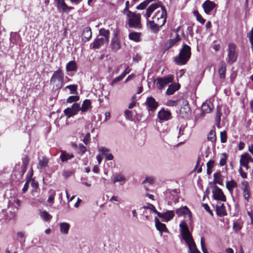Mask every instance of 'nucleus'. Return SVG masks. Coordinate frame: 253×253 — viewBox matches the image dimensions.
Wrapping results in <instances>:
<instances>
[{"mask_svg": "<svg viewBox=\"0 0 253 253\" xmlns=\"http://www.w3.org/2000/svg\"><path fill=\"white\" fill-rule=\"evenodd\" d=\"M156 11L152 17V20L157 22L160 25L163 26L167 19V11L165 7L162 5L161 2L151 4L147 8L144 17L148 19L152 13Z\"/></svg>", "mask_w": 253, "mask_h": 253, "instance_id": "f257e3e1", "label": "nucleus"}, {"mask_svg": "<svg viewBox=\"0 0 253 253\" xmlns=\"http://www.w3.org/2000/svg\"><path fill=\"white\" fill-rule=\"evenodd\" d=\"M180 235L185 241L189 248V253H197L199 251L197 249L195 243L190 232L187 224L185 220H182L179 224Z\"/></svg>", "mask_w": 253, "mask_h": 253, "instance_id": "f03ea898", "label": "nucleus"}, {"mask_svg": "<svg viewBox=\"0 0 253 253\" xmlns=\"http://www.w3.org/2000/svg\"><path fill=\"white\" fill-rule=\"evenodd\" d=\"M191 55V47L184 43L178 56L175 58V62L178 65H184L189 60Z\"/></svg>", "mask_w": 253, "mask_h": 253, "instance_id": "7ed1b4c3", "label": "nucleus"}, {"mask_svg": "<svg viewBox=\"0 0 253 253\" xmlns=\"http://www.w3.org/2000/svg\"><path fill=\"white\" fill-rule=\"evenodd\" d=\"M64 76V73L61 69H58L54 72L50 80V84L52 86V89L56 90L62 87Z\"/></svg>", "mask_w": 253, "mask_h": 253, "instance_id": "20e7f679", "label": "nucleus"}, {"mask_svg": "<svg viewBox=\"0 0 253 253\" xmlns=\"http://www.w3.org/2000/svg\"><path fill=\"white\" fill-rule=\"evenodd\" d=\"M126 23L128 25L129 28L135 29H139L141 27L140 14L135 13L133 12H127V14H126Z\"/></svg>", "mask_w": 253, "mask_h": 253, "instance_id": "39448f33", "label": "nucleus"}, {"mask_svg": "<svg viewBox=\"0 0 253 253\" xmlns=\"http://www.w3.org/2000/svg\"><path fill=\"white\" fill-rule=\"evenodd\" d=\"M111 47L114 52H117L121 48V43L120 36L118 32L114 33V36L111 41Z\"/></svg>", "mask_w": 253, "mask_h": 253, "instance_id": "423d86ee", "label": "nucleus"}, {"mask_svg": "<svg viewBox=\"0 0 253 253\" xmlns=\"http://www.w3.org/2000/svg\"><path fill=\"white\" fill-rule=\"evenodd\" d=\"M237 55L236 52V45L234 43H229L228 49L227 61L230 63L235 62L237 59Z\"/></svg>", "mask_w": 253, "mask_h": 253, "instance_id": "0eeeda50", "label": "nucleus"}, {"mask_svg": "<svg viewBox=\"0 0 253 253\" xmlns=\"http://www.w3.org/2000/svg\"><path fill=\"white\" fill-rule=\"evenodd\" d=\"M16 211L12 207H11V203H10L8 205V208L2 210L1 213L5 220H9L14 218Z\"/></svg>", "mask_w": 253, "mask_h": 253, "instance_id": "6e6552de", "label": "nucleus"}, {"mask_svg": "<svg viewBox=\"0 0 253 253\" xmlns=\"http://www.w3.org/2000/svg\"><path fill=\"white\" fill-rule=\"evenodd\" d=\"M175 212L178 216H183L185 218L188 219L189 223L191 222L192 215L187 206L182 207L176 209Z\"/></svg>", "mask_w": 253, "mask_h": 253, "instance_id": "1a4fd4ad", "label": "nucleus"}, {"mask_svg": "<svg viewBox=\"0 0 253 253\" xmlns=\"http://www.w3.org/2000/svg\"><path fill=\"white\" fill-rule=\"evenodd\" d=\"M157 81L156 85L159 89H161L172 82L173 77L171 75H168L164 78H159Z\"/></svg>", "mask_w": 253, "mask_h": 253, "instance_id": "9d476101", "label": "nucleus"}, {"mask_svg": "<svg viewBox=\"0 0 253 253\" xmlns=\"http://www.w3.org/2000/svg\"><path fill=\"white\" fill-rule=\"evenodd\" d=\"M80 110V105L78 103H74L72 107H68L65 109L64 113L68 118H70L76 115Z\"/></svg>", "mask_w": 253, "mask_h": 253, "instance_id": "9b49d317", "label": "nucleus"}, {"mask_svg": "<svg viewBox=\"0 0 253 253\" xmlns=\"http://www.w3.org/2000/svg\"><path fill=\"white\" fill-rule=\"evenodd\" d=\"M253 162V159L248 153H245L241 156L240 160V166L244 167L247 170L249 169V163Z\"/></svg>", "mask_w": 253, "mask_h": 253, "instance_id": "f8f14e48", "label": "nucleus"}, {"mask_svg": "<svg viewBox=\"0 0 253 253\" xmlns=\"http://www.w3.org/2000/svg\"><path fill=\"white\" fill-rule=\"evenodd\" d=\"M213 197L214 199L221 201H225L226 197L221 189L217 186H215L212 190Z\"/></svg>", "mask_w": 253, "mask_h": 253, "instance_id": "ddd939ff", "label": "nucleus"}, {"mask_svg": "<svg viewBox=\"0 0 253 253\" xmlns=\"http://www.w3.org/2000/svg\"><path fill=\"white\" fill-rule=\"evenodd\" d=\"M145 104L149 111H154L158 106V103L152 96L147 98Z\"/></svg>", "mask_w": 253, "mask_h": 253, "instance_id": "4468645a", "label": "nucleus"}, {"mask_svg": "<svg viewBox=\"0 0 253 253\" xmlns=\"http://www.w3.org/2000/svg\"><path fill=\"white\" fill-rule=\"evenodd\" d=\"M158 216L162 218L164 221L168 222L171 220L174 215V211H167L165 212H158Z\"/></svg>", "mask_w": 253, "mask_h": 253, "instance_id": "2eb2a0df", "label": "nucleus"}, {"mask_svg": "<svg viewBox=\"0 0 253 253\" xmlns=\"http://www.w3.org/2000/svg\"><path fill=\"white\" fill-rule=\"evenodd\" d=\"M57 3V8L59 10H62L63 12H68L69 10L73 9V7L69 6L65 2V0H56Z\"/></svg>", "mask_w": 253, "mask_h": 253, "instance_id": "dca6fc26", "label": "nucleus"}, {"mask_svg": "<svg viewBox=\"0 0 253 253\" xmlns=\"http://www.w3.org/2000/svg\"><path fill=\"white\" fill-rule=\"evenodd\" d=\"M204 11L206 14H209L213 10L215 6L214 2L210 0H207L202 5Z\"/></svg>", "mask_w": 253, "mask_h": 253, "instance_id": "f3484780", "label": "nucleus"}, {"mask_svg": "<svg viewBox=\"0 0 253 253\" xmlns=\"http://www.w3.org/2000/svg\"><path fill=\"white\" fill-rule=\"evenodd\" d=\"M108 42L106 41V39H102L98 36V37L94 40V42L90 44V47L93 49H98L105 43Z\"/></svg>", "mask_w": 253, "mask_h": 253, "instance_id": "a211bd4d", "label": "nucleus"}, {"mask_svg": "<svg viewBox=\"0 0 253 253\" xmlns=\"http://www.w3.org/2000/svg\"><path fill=\"white\" fill-rule=\"evenodd\" d=\"M171 113L169 111L164 109L161 110L158 113L159 119L163 121H166L170 119Z\"/></svg>", "mask_w": 253, "mask_h": 253, "instance_id": "6ab92c4d", "label": "nucleus"}, {"mask_svg": "<svg viewBox=\"0 0 253 253\" xmlns=\"http://www.w3.org/2000/svg\"><path fill=\"white\" fill-rule=\"evenodd\" d=\"M60 159L62 162H66L74 157V155L72 153H68L66 151L60 150Z\"/></svg>", "mask_w": 253, "mask_h": 253, "instance_id": "aec40b11", "label": "nucleus"}, {"mask_svg": "<svg viewBox=\"0 0 253 253\" xmlns=\"http://www.w3.org/2000/svg\"><path fill=\"white\" fill-rule=\"evenodd\" d=\"M147 25L150 30L154 33H158L160 30V28L162 27V25H159V23L154 22L153 20H148Z\"/></svg>", "mask_w": 253, "mask_h": 253, "instance_id": "412c9836", "label": "nucleus"}, {"mask_svg": "<svg viewBox=\"0 0 253 253\" xmlns=\"http://www.w3.org/2000/svg\"><path fill=\"white\" fill-rule=\"evenodd\" d=\"M155 226L157 229L162 234L168 232V230L164 223H161L157 217L155 218Z\"/></svg>", "mask_w": 253, "mask_h": 253, "instance_id": "4be33fe9", "label": "nucleus"}, {"mask_svg": "<svg viewBox=\"0 0 253 253\" xmlns=\"http://www.w3.org/2000/svg\"><path fill=\"white\" fill-rule=\"evenodd\" d=\"M92 33L90 27H85L82 33V40L84 42L88 41L91 38Z\"/></svg>", "mask_w": 253, "mask_h": 253, "instance_id": "5701e85b", "label": "nucleus"}, {"mask_svg": "<svg viewBox=\"0 0 253 253\" xmlns=\"http://www.w3.org/2000/svg\"><path fill=\"white\" fill-rule=\"evenodd\" d=\"M216 210L217 215L223 216L226 214V211L224 204L219 203L216 205Z\"/></svg>", "mask_w": 253, "mask_h": 253, "instance_id": "b1692460", "label": "nucleus"}, {"mask_svg": "<svg viewBox=\"0 0 253 253\" xmlns=\"http://www.w3.org/2000/svg\"><path fill=\"white\" fill-rule=\"evenodd\" d=\"M180 88L179 84H172L169 86L168 88L166 91V93L168 95L173 94L176 90H178Z\"/></svg>", "mask_w": 253, "mask_h": 253, "instance_id": "393cba45", "label": "nucleus"}, {"mask_svg": "<svg viewBox=\"0 0 253 253\" xmlns=\"http://www.w3.org/2000/svg\"><path fill=\"white\" fill-rule=\"evenodd\" d=\"M60 232L65 235L68 234L70 227V225L67 222H61L59 224Z\"/></svg>", "mask_w": 253, "mask_h": 253, "instance_id": "a878e982", "label": "nucleus"}, {"mask_svg": "<svg viewBox=\"0 0 253 253\" xmlns=\"http://www.w3.org/2000/svg\"><path fill=\"white\" fill-rule=\"evenodd\" d=\"M39 215L41 218L44 221H48L52 217V215L45 211L40 210L39 211Z\"/></svg>", "mask_w": 253, "mask_h": 253, "instance_id": "bb28decb", "label": "nucleus"}, {"mask_svg": "<svg viewBox=\"0 0 253 253\" xmlns=\"http://www.w3.org/2000/svg\"><path fill=\"white\" fill-rule=\"evenodd\" d=\"M67 72L76 71L77 70V65L75 61L69 62L66 66Z\"/></svg>", "mask_w": 253, "mask_h": 253, "instance_id": "cd10ccee", "label": "nucleus"}, {"mask_svg": "<svg viewBox=\"0 0 253 253\" xmlns=\"http://www.w3.org/2000/svg\"><path fill=\"white\" fill-rule=\"evenodd\" d=\"M225 72H226V65L223 62H222L219 64L218 69V73L221 79H224L225 78Z\"/></svg>", "mask_w": 253, "mask_h": 253, "instance_id": "c85d7f7f", "label": "nucleus"}, {"mask_svg": "<svg viewBox=\"0 0 253 253\" xmlns=\"http://www.w3.org/2000/svg\"><path fill=\"white\" fill-rule=\"evenodd\" d=\"M126 181V178L124 175L119 173L114 175L113 178V182L114 183L116 182H123L125 183Z\"/></svg>", "mask_w": 253, "mask_h": 253, "instance_id": "c756f323", "label": "nucleus"}, {"mask_svg": "<svg viewBox=\"0 0 253 253\" xmlns=\"http://www.w3.org/2000/svg\"><path fill=\"white\" fill-rule=\"evenodd\" d=\"M48 162V160L46 157H42V158L39 159L38 168L39 169H43L45 168L47 166Z\"/></svg>", "mask_w": 253, "mask_h": 253, "instance_id": "7c9ffc66", "label": "nucleus"}, {"mask_svg": "<svg viewBox=\"0 0 253 253\" xmlns=\"http://www.w3.org/2000/svg\"><path fill=\"white\" fill-rule=\"evenodd\" d=\"M237 186V183L231 180L226 182V187L231 194L232 193L233 189Z\"/></svg>", "mask_w": 253, "mask_h": 253, "instance_id": "2f4dec72", "label": "nucleus"}, {"mask_svg": "<svg viewBox=\"0 0 253 253\" xmlns=\"http://www.w3.org/2000/svg\"><path fill=\"white\" fill-rule=\"evenodd\" d=\"M129 39L135 42L140 41V34L137 32H131L128 35Z\"/></svg>", "mask_w": 253, "mask_h": 253, "instance_id": "473e14b6", "label": "nucleus"}, {"mask_svg": "<svg viewBox=\"0 0 253 253\" xmlns=\"http://www.w3.org/2000/svg\"><path fill=\"white\" fill-rule=\"evenodd\" d=\"M90 107V101L89 100L86 99L83 102L82 107L81 108H80V110L82 112H85L87 111V110L89 109Z\"/></svg>", "mask_w": 253, "mask_h": 253, "instance_id": "72a5a7b5", "label": "nucleus"}, {"mask_svg": "<svg viewBox=\"0 0 253 253\" xmlns=\"http://www.w3.org/2000/svg\"><path fill=\"white\" fill-rule=\"evenodd\" d=\"M109 34L110 32L109 30L102 28L99 30V34L98 37H101L102 39H106V41L109 42Z\"/></svg>", "mask_w": 253, "mask_h": 253, "instance_id": "f704fd0d", "label": "nucleus"}, {"mask_svg": "<svg viewBox=\"0 0 253 253\" xmlns=\"http://www.w3.org/2000/svg\"><path fill=\"white\" fill-rule=\"evenodd\" d=\"M77 85L71 84L66 86L63 89V90L65 91L67 89H69L71 94H75L77 93Z\"/></svg>", "mask_w": 253, "mask_h": 253, "instance_id": "c9c22d12", "label": "nucleus"}, {"mask_svg": "<svg viewBox=\"0 0 253 253\" xmlns=\"http://www.w3.org/2000/svg\"><path fill=\"white\" fill-rule=\"evenodd\" d=\"M212 105L208 103H204L202 106V110L204 113H210L212 109Z\"/></svg>", "mask_w": 253, "mask_h": 253, "instance_id": "e433bc0d", "label": "nucleus"}, {"mask_svg": "<svg viewBox=\"0 0 253 253\" xmlns=\"http://www.w3.org/2000/svg\"><path fill=\"white\" fill-rule=\"evenodd\" d=\"M193 15L196 18V20L202 24H203L205 20L202 17L201 15L199 13L197 10H194L193 12Z\"/></svg>", "mask_w": 253, "mask_h": 253, "instance_id": "4c0bfd02", "label": "nucleus"}, {"mask_svg": "<svg viewBox=\"0 0 253 253\" xmlns=\"http://www.w3.org/2000/svg\"><path fill=\"white\" fill-rule=\"evenodd\" d=\"M143 208L145 210H149L151 212L155 213L157 214V215H158V212H159V211H157V210L156 209L155 206L151 204H149V203L147 204L146 206H143Z\"/></svg>", "mask_w": 253, "mask_h": 253, "instance_id": "58836bf2", "label": "nucleus"}, {"mask_svg": "<svg viewBox=\"0 0 253 253\" xmlns=\"http://www.w3.org/2000/svg\"><path fill=\"white\" fill-rule=\"evenodd\" d=\"M154 0H146L140 4H139L137 7L136 8L138 10H142L145 8L149 4L150 2L153 1Z\"/></svg>", "mask_w": 253, "mask_h": 253, "instance_id": "ea45409f", "label": "nucleus"}, {"mask_svg": "<svg viewBox=\"0 0 253 253\" xmlns=\"http://www.w3.org/2000/svg\"><path fill=\"white\" fill-rule=\"evenodd\" d=\"M11 203V207L16 211L18 210V207L20 206V201L18 199H14L13 201H10L9 203Z\"/></svg>", "mask_w": 253, "mask_h": 253, "instance_id": "a19ab883", "label": "nucleus"}, {"mask_svg": "<svg viewBox=\"0 0 253 253\" xmlns=\"http://www.w3.org/2000/svg\"><path fill=\"white\" fill-rule=\"evenodd\" d=\"M243 191V196L245 200H246L247 201H248L250 197V194L249 192V190L248 188V187L247 185H245L243 188H242Z\"/></svg>", "mask_w": 253, "mask_h": 253, "instance_id": "79ce46f5", "label": "nucleus"}, {"mask_svg": "<svg viewBox=\"0 0 253 253\" xmlns=\"http://www.w3.org/2000/svg\"><path fill=\"white\" fill-rule=\"evenodd\" d=\"M174 38L170 39L169 41L170 47L173 46L176 42L180 40V38L178 34H176V36L174 35Z\"/></svg>", "mask_w": 253, "mask_h": 253, "instance_id": "37998d69", "label": "nucleus"}, {"mask_svg": "<svg viewBox=\"0 0 253 253\" xmlns=\"http://www.w3.org/2000/svg\"><path fill=\"white\" fill-rule=\"evenodd\" d=\"M208 139L209 140L213 142H214L216 140V135L215 131L211 130L209 133L208 135Z\"/></svg>", "mask_w": 253, "mask_h": 253, "instance_id": "c03bdc74", "label": "nucleus"}, {"mask_svg": "<svg viewBox=\"0 0 253 253\" xmlns=\"http://www.w3.org/2000/svg\"><path fill=\"white\" fill-rule=\"evenodd\" d=\"M227 158V156L225 153H223L221 154L219 161L220 166H223L226 164Z\"/></svg>", "mask_w": 253, "mask_h": 253, "instance_id": "a18cd8bd", "label": "nucleus"}, {"mask_svg": "<svg viewBox=\"0 0 253 253\" xmlns=\"http://www.w3.org/2000/svg\"><path fill=\"white\" fill-rule=\"evenodd\" d=\"M32 175H33V173L32 172L30 174V176L29 177L27 178V181L26 182V183L24 186V187L22 189V191L23 193H25L27 191V190L28 189V187H29V182L30 181V178L32 177Z\"/></svg>", "mask_w": 253, "mask_h": 253, "instance_id": "49530a36", "label": "nucleus"}, {"mask_svg": "<svg viewBox=\"0 0 253 253\" xmlns=\"http://www.w3.org/2000/svg\"><path fill=\"white\" fill-rule=\"evenodd\" d=\"M221 116V112L219 110H217V113H216V116L215 117V122H216V125L218 127H219V126H220Z\"/></svg>", "mask_w": 253, "mask_h": 253, "instance_id": "de8ad7c7", "label": "nucleus"}, {"mask_svg": "<svg viewBox=\"0 0 253 253\" xmlns=\"http://www.w3.org/2000/svg\"><path fill=\"white\" fill-rule=\"evenodd\" d=\"M79 99V97L77 95H73L69 96L67 99L68 103H72L73 102L77 101Z\"/></svg>", "mask_w": 253, "mask_h": 253, "instance_id": "09e8293b", "label": "nucleus"}, {"mask_svg": "<svg viewBox=\"0 0 253 253\" xmlns=\"http://www.w3.org/2000/svg\"><path fill=\"white\" fill-rule=\"evenodd\" d=\"M55 192L54 190H50V195L48 198V200H47V202L48 203H53V201H54V197H55Z\"/></svg>", "mask_w": 253, "mask_h": 253, "instance_id": "8fccbe9b", "label": "nucleus"}, {"mask_svg": "<svg viewBox=\"0 0 253 253\" xmlns=\"http://www.w3.org/2000/svg\"><path fill=\"white\" fill-rule=\"evenodd\" d=\"M124 77L121 75L119 76L116 77L114 80L112 81L111 83V85H113L114 84H116L117 82L122 81L124 79Z\"/></svg>", "mask_w": 253, "mask_h": 253, "instance_id": "3c124183", "label": "nucleus"}, {"mask_svg": "<svg viewBox=\"0 0 253 253\" xmlns=\"http://www.w3.org/2000/svg\"><path fill=\"white\" fill-rule=\"evenodd\" d=\"M129 1L127 0L126 1L125 3V8L123 10V13L124 14L126 15L127 14V12H131L129 10Z\"/></svg>", "mask_w": 253, "mask_h": 253, "instance_id": "603ef678", "label": "nucleus"}, {"mask_svg": "<svg viewBox=\"0 0 253 253\" xmlns=\"http://www.w3.org/2000/svg\"><path fill=\"white\" fill-rule=\"evenodd\" d=\"M221 142L222 143H225L227 141L226 133L225 131H222L220 132Z\"/></svg>", "mask_w": 253, "mask_h": 253, "instance_id": "864d4df0", "label": "nucleus"}, {"mask_svg": "<svg viewBox=\"0 0 253 253\" xmlns=\"http://www.w3.org/2000/svg\"><path fill=\"white\" fill-rule=\"evenodd\" d=\"M201 249H202V250L203 253H209L208 252V251L205 246L204 240L203 238H201Z\"/></svg>", "mask_w": 253, "mask_h": 253, "instance_id": "5fc2aeb1", "label": "nucleus"}, {"mask_svg": "<svg viewBox=\"0 0 253 253\" xmlns=\"http://www.w3.org/2000/svg\"><path fill=\"white\" fill-rule=\"evenodd\" d=\"M28 163H29L28 158L27 157H25L23 159V172H24L25 171L26 169V167L28 165Z\"/></svg>", "mask_w": 253, "mask_h": 253, "instance_id": "6e6d98bb", "label": "nucleus"}, {"mask_svg": "<svg viewBox=\"0 0 253 253\" xmlns=\"http://www.w3.org/2000/svg\"><path fill=\"white\" fill-rule=\"evenodd\" d=\"M99 151L101 152L102 155L105 156L106 153L109 152V150L105 147H101L99 148Z\"/></svg>", "mask_w": 253, "mask_h": 253, "instance_id": "4d7b16f0", "label": "nucleus"}, {"mask_svg": "<svg viewBox=\"0 0 253 253\" xmlns=\"http://www.w3.org/2000/svg\"><path fill=\"white\" fill-rule=\"evenodd\" d=\"M177 100H169L167 102V105L169 106H175L177 105Z\"/></svg>", "mask_w": 253, "mask_h": 253, "instance_id": "13d9d810", "label": "nucleus"}, {"mask_svg": "<svg viewBox=\"0 0 253 253\" xmlns=\"http://www.w3.org/2000/svg\"><path fill=\"white\" fill-rule=\"evenodd\" d=\"M125 116L126 119L130 120L132 116V113L131 111L126 110L125 111Z\"/></svg>", "mask_w": 253, "mask_h": 253, "instance_id": "bf43d9fd", "label": "nucleus"}, {"mask_svg": "<svg viewBox=\"0 0 253 253\" xmlns=\"http://www.w3.org/2000/svg\"><path fill=\"white\" fill-rule=\"evenodd\" d=\"M30 179H31V178ZM30 182H31V185L33 189H37L38 188V183L35 181L34 179H30Z\"/></svg>", "mask_w": 253, "mask_h": 253, "instance_id": "052dcab7", "label": "nucleus"}, {"mask_svg": "<svg viewBox=\"0 0 253 253\" xmlns=\"http://www.w3.org/2000/svg\"><path fill=\"white\" fill-rule=\"evenodd\" d=\"M239 173L242 178H246L247 177V174L246 172H244L243 171L241 166H240V167L239 168Z\"/></svg>", "mask_w": 253, "mask_h": 253, "instance_id": "680f3d73", "label": "nucleus"}, {"mask_svg": "<svg viewBox=\"0 0 253 253\" xmlns=\"http://www.w3.org/2000/svg\"><path fill=\"white\" fill-rule=\"evenodd\" d=\"M90 138V134L89 133L86 134L84 138L83 141L85 144L87 145L89 142Z\"/></svg>", "mask_w": 253, "mask_h": 253, "instance_id": "e2e57ef3", "label": "nucleus"}, {"mask_svg": "<svg viewBox=\"0 0 253 253\" xmlns=\"http://www.w3.org/2000/svg\"><path fill=\"white\" fill-rule=\"evenodd\" d=\"M130 71H131V69L129 67H127L121 75L124 77H125L126 76V75L129 74L130 72Z\"/></svg>", "mask_w": 253, "mask_h": 253, "instance_id": "0e129e2a", "label": "nucleus"}, {"mask_svg": "<svg viewBox=\"0 0 253 253\" xmlns=\"http://www.w3.org/2000/svg\"><path fill=\"white\" fill-rule=\"evenodd\" d=\"M154 179L153 177H149L146 178L144 182L148 183L149 184H152L154 182Z\"/></svg>", "mask_w": 253, "mask_h": 253, "instance_id": "69168bd1", "label": "nucleus"}, {"mask_svg": "<svg viewBox=\"0 0 253 253\" xmlns=\"http://www.w3.org/2000/svg\"><path fill=\"white\" fill-rule=\"evenodd\" d=\"M248 37L250 41H253V27L250 32L248 34Z\"/></svg>", "mask_w": 253, "mask_h": 253, "instance_id": "338daca9", "label": "nucleus"}, {"mask_svg": "<svg viewBox=\"0 0 253 253\" xmlns=\"http://www.w3.org/2000/svg\"><path fill=\"white\" fill-rule=\"evenodd\" d=\"M248 37L250 41H253V27L250 32L248 34Z\"/></svg>", "mask_w": 253, "mask_h": 253, "instance_id": "774afa93", "label": "nucleus"}]
</instances>
